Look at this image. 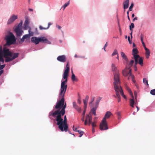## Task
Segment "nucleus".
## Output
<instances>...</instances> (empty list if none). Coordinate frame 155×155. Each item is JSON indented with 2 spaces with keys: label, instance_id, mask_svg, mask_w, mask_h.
Listing matches in <instances>:
<instances>
[{
  "label": "nucleus",
  "instance_id": "nucleus-3",
  "mask_svg": "<svg viewBox=\"0 0 155 155\" xmlns=\"http://www.w3.org/2000/svg\"><path fill=\"white\" fill-rule=\"evenodd\" d=\"M112 114L111 112L110 111H107L104 117L100 124V128L101 130H107L108 129L106 120L109 118Z\"/></svg>",
  "mask_w": 155,
  "mask_h": 155
},
{
  "label": "nucleus",
  "instance_id": "nucleus-63",
  "mask_svg": "<svg viewBox=\"0 0 155 155\" xmlns=\"http://www.w3.org/2000/svg\"><path fill=\"white\" fill-rule=\"evenodd\" d=\"M98 98L99 99L98 100L100 101L101 100V98L100 97H99Z\"/></svg>",
  "mask_w": 155,
  "mask_h": 155
},
{
  "label": "nucleus",
  "instance_id": "nucleus-4",
  "mask_svg": "<svg viewBox=\"0 0 155 155\" xmlns=\"http://www.w3.org/2000/svg\"><path fill=\"white\" fill-rule=\"evenodd\" d=\"M138 51L137 48H134L132 50V55L134 56L135 64H137L138 63L141 66L143 65V59L142 57H140V56L137 55Z\"/></svg>",
  "mask_w": 155,
  "mask_h": 155
},
{
  "label": "nucleus",
  "instance_id": "nucleus-2",
  "mask_svg": "<svg viewBox=\"0 0 155 155\" xmlns=\"http://www.w3.org/2000/svg\"><path fill=\"white\" fill-rule=\"evenodd\" d=\"M18 53H14L9 51V49L4 48L2 50V47L0 45V76L3 73V69L5 67V64L1 65L4 62V60L3 57L5 58V61L8 62L14 60L17 58L19 55Z\"/></svg>",
  "mask_w": 155,
  "mask_h": 155
},
{
  "label": "nucleus",
  "instance_id": "nucleus-46",
  "mask_svg": "<svg viewBox=\"0 0 155 155\" xmlns=\"http://www.w3.org/2000/svg\"><path fill=\"white\" fill-rule=\"evenodd\" d=\"M84 132L83 131H81L79 134H80V135L79 136V137H81L83 134Z\"/></svg>",
  "mask_w": 155,
  "mask_h": 155
},
{
  "label": "nucleus",
  "instance_id": "nucleus-55",
  "mask_svg": "<svg viewBox=\"0 0 155 155\" xmlns=\"http://www.w3.org/2000/svg\"><path fill=\"white\" fill-rule=\"evenodd\" d=\"M85 111H86V110H84V112L82 114V115L84 116V115H85Z\"/></svg>",
  "mask_w": 155,
  "mask_h": 155
},
{
  "label": "nucleus",
  "instance_id": "nucleus-1",
  "mask_svg": "<svg viewBox=\"0 0 155 155\" xmlns=\"http://www.w3.org/2000/svg\"><path fill=\"white\" fill-rule=\"evenodd\" d=\"M67 87V85L61 84V90L59 95L60 100L58 101L55 108L58 109L54 111H51L49 114V116H52L54 117H56L57 124L58 128L61 131H67L68 128L67 123V118L66 115L64 116V120L61 117L65 113V109L66 107V103L64 105V96Z\"/></svg>",
  "mask_w": 155,
  "mask_h": 155
},
{
  "label": "nucleus",
  "instance_id": "nucleus-5",
  "mask_svg": "<svg viewBox=\"0 0 155 155\" xmlns=\"http://www.w3.org/2000/svg\"><path fill=\"white\" fill-rule=\"evenodd\" d=\"M111 69L113 72L114 76V82L113 84L120 81V75L119 71L118 70L115 64L112 63L111 64Z\"/></svg>",
  "mask_w": 155,
  "mask_h": 155
},
{
  "label": "nucleus",
  "instance_id": "nucleus-45",
  "mask_svg": "<svg viewBox=\"0 0 155 155\" xmlns=\"http://www.w3.org/2000/svg\"><path fill=\"white\" fill-rule=\"evenodd\" d=\"M107 42H106L103 48V49L105 51H106L105 48H106V47L107 46Z\"/></svg>",
  "mask_w": 155,
  "mask_h": 155
},
{
  "label": "nucleus",
  "instance_id": "nucleus-27",
  "mask_svg": "<svg viewBox=\"0 0 155 155\" xmlns=\"http://www.w3.org/2000/svg\"><path fill=\"white\" fill-rule=\"evenodd\" d=\"M88 99L89 96L88 95H87L85 99L83 101L84 105H87V103Z\"/></svg>",
  "mask_w": 155,
  "mask_h": 155
},
{
  "label": "nucleus",
  "instance_id": "nucleus-29",
  "mask_svg": "<svg viewBox=\"0 0 155 155\" xmlns=\"http://www.w3.org/2000/svg\"><path fill=\"white\" fill-rule=\"evenodd\" d=\"M70 2L69 1L67 3H65L61 7V8H63L64 9L66 7L68 6Z\"/></svg>",
  "mask_w": 155,
  "mask_h": 155
},
{
  "label": "nucleus",
  "instance_id": "nucleus-13",
  "mask_svg": "<svg viewBox=\"0 0 155 155\" xmlns=\"http://www.w3.org/2000/svg\"><path fill=\"white\" fill-rule=\"evenodd\" d=\"M57 60L61 62H64L66 61V58L65 55H62L58 56L57 58Z\"/></svg>",
  "mask_w": 155,
  "mask_h": 155
},
{
  "label": "nucleus",
  "instance_id": "nucleus-38",
  "mask_svg": "<svg viewBox=\"0 0 155 155\" xmlns=\"http://www.w3.org/2000/svg\"><path fill=\"white\" fill-rule=\"evenodd\" d=\"M96 122L95 121H94L92 123V128H94L96 126Z\"/></svg>",
  "mask_w": 155,
  "mask_h": 155
},
{
  "label": "nucleus",
  "instance_id": "nucleus-43",
  "mask_svg": "<svg viewBox=\"0 0 155 155\" xmlns=\"http://www.w3.org/2000/svg\"><path fill=\"white\" fill-rule=\"evenodd\" d=\"M133 6H134L133 3H132L129 8V10H132Z\"/></svg>",
  "mask_w": 155,
  "mask_h": 155
},
{
  "label": "nucleus",
  "instance_id": "nucleus-25",
  "mask_svg": "<svg viewBox=\"0 0 155 155\" xmlns=\"http://www.w3.org/2000/svg\"><path fill=\"white\" fill-rule=\"evenodd\" d=\"M143 34H141L140 35V39L141 41V42L143 45V47H146L143 41Z\"/></svg>",
  "mask_w": 155,
  "mask_h": 155
},
{
  "label": "nucleus",
  "instance_id": "nucleus-51",
  "mask_svg": "<svg viewBox=\"0 0 155 155\" xmlns=\"http://www.w3.org/2000/svg\"><path fill=\"white\" fill-rule=\"evenodd\" d=\"M56 27H57L59 29H60L61 28V27L59 26V25H57Z\"/></svg>",
  "mask_w": 155,
  "mask_h": 155
},
{
  "label": "nucleus",
  "instance_id": "nucleus-62",
  "mask_svg": "<svg viewBox=\"0 0 155 155\" xmlns=\"http://www.w3.org/2000/svg\"><path fill=\"white\" fill-rule=\"evenodd\" d=\"M136 107H137V111H138L139 110V108L137 106H136Z\"/></svg>",
  "mask_w": 155,
  "mask_h": 155
},
{
  "label": "nucleus",
  "instance_id": "nucleus-14",
  "mask_svg": "<svg viewBox=\"0 0 155 155\" xmlns=\"http://www.w3.org/2000/svg\"><path fill=\"white\" fill-rule=\"evenodd\" d=\"M31 42L34 43L35 45L38 44L40 42L39 38L33 37L31 39Z\"/></svg>",
  "mask_w": 155,
  "mask_h": 155
},
{
  "label": "nucleus",
  "instance_id": "nucleus-24",
  "mask_svg": "<svg viewBox=\"0 0 155 155\" xmlns=\"http://www.w3.org/2000/svg\"><path fill=\"white\" fill-rule=\"evenodd\" d=\"M130 105L133 107H134V98L130 99Z\"/></svg>",
  "mask_w": 155,
  "mask_h": 155
},
{
  "label": "nucleus",
  "instance_id": "nucleus-11",
  "mask_svg": "<svg viewBox=\"0 0 155 155\" xmlns=\"http://www.w3.org/2000/svg\"><path fill=\"white\" fill-rule=\"evenodd\" d=\"M134 62V60H130L128 64V65L129 67L128 68V70H129V73H130V75L132 78H133L134 77V76L131 73V69L130 68V67L133 65Z\"/></svg>",
  "mask_w": 155,
  "mask_h": 155
},
{
  "label": "nucleus",
  "instance_id": "nucleus-52",
  "mask_svg": "<svg viewBox=\"0 0 155 155\" xmlns=\"http://www.w3.org/2000/svg\"><path fill=\"white\" fill-rule=\"evenodd\" d=\"M130 31H131V32L130 33V35H131V39H132V31H133V30H130Z\"/></svg>",
  "mask_w": 155,
  "mask_h": 155
},
{
  "label": "nucleus",
  "instance_id": "nucleus-61",
  "mask_svg": "<svg viewBox=\"0 0 155 155\" xmlns=\"http://www.w3.org/2000/svg\"><path fill=\"white\" fill-rule=\"evenodd\" d=\"M133 47H135V46H136V45H135V43H133Z\"/></svg>",
  "mask_w": 155,
  "mask_h": 155
},
{
  "label": "nucleus",
  "instance_id": "nucleus-28",
  "mask_svg": "<svg viewBox=\"0 0 155 155\" xmlns=\"http://www.w3.org/2000/svg\"><path fill=\"white\" fill-rule=\"evenodd\" d=\"M145 54L146 55V58H148L149 57V56L150 55V52L149 49L148 50L146 51Z\"/></svg>",
  "mask_w": 155,
  "mask_h": 155
},
{
  "label": "nucleus",
  "instance_id": "nucleus-34",
  "mask_svg": "<svg viewBox=\"0 0 155 155\" xmlns=\"http://www.w3.org/2000/svg\"><path fill=\"white\" fill-rule=\"evenodd\" d=\"M134 24L133 23H132L131 25L130 26V30H132V28H134Z\"/></svg>",
  "mask_w": 155,
  "mask_h": 155
},
{
  "label": "nucleus",
  "instance_id": "nucleus-36",
  "mask_svg": "<svg viewBox=\"0 0 155 155\" xmlns=\"http://www.w3.org/2000/svg\"><path fill=\"white\" fill-rule=\"evenodd\" d=\"M22 21H21L20 23L18 25V26L16 27L22 28Z\"/></svg>",
  "mask_w": 155,
  "mask_h": 155
},
{
  "label": "nucleus",
  "instance_id": "nucleus-47",
  "mask_svg": "<svg viewBox=\"0 0 155 155\" xmlns=\"http://www.w3.org/2000/svg\"><path fill=\"white\" fill-rule=\"evenodd\" d=\"M136 65L137 64H135V65H134V69L135 71H136L137 70V68Z\"/></svg>",
  "mask_w": 155,
  "mask_h": 155
},
{
  "label": "nucleus",
  "instance_id": "nucleus-54",
  "mask_svg": "<svg viewBox=\"0 0 155 155\" xmlns=\"http://www.w3.org/2000/svg\"><path fill=\"white\" fill-rule=\"evenodd\" d=\"M84 116H83V117L81 118V120L83 121H84Z\"/></svg>",
  "mask_w": 155,
  "mask_h": 155
},
{
  "label": "nucleus",
  "instance_id": "nucleus-42",
  "mask_svg": "<svg viewBox=\"0 0 155 155\" xmlns=\"http://www.w3.org/2000/svg\"><path fill=\"white\" fill-rule=\"evenodd\" d=\"M117 115L118 116V118L119 119H120V116L121 114L120 112H118L117 113Z\"/></svg>",
  "mask_w": 155,
  "mask_h": 155
},
{
  "label": "nucleus",
  "instance_id": "nucleus-53",
  "mask_svg": "<svg viewBox=\"0 0 155 155\" xmlns=\"http://www.w3.org/2000/svg\"><path fill=\"white\" fill-rule=\"evenodd\" d=\"M78 102L79 104H80L81 103V101L80 99H78Z\"/></svg>",
  "mask_w": 155,
  "mask_h": 155
},
{
  "label": "nucleus",
  "instance_id": "nucleus-41",
  "mask_svg": "<svg viewBox=\"0 0 155 155\" xmlns=\"http://www.w3.org/2000/svg\"><path fill=\"white\" fill-rule=\"evenodd\" d=\"M95 97H93L91 98V101L90 103V105H91V104H92L93 102L94 101V100L95 99Z\"/></svg>",
  "mask_w": 155,
  "mask_h": 155
},
{
  "label": "nucleus",
  "instance_id": "nucleus-48",
  "mask_svg": "<svg viewBox=\"0 0 155 155\" xmlns=\"http://www.w3.org/2000/svg\"><path fill=\"white\" fill-rule=\"evenodd\" d=\"M118 26L119 27V31H120V34H121V28H120V25L119 23V22L118 23Z\"/></svg>",
  "mask_w": 155,
  "mask_h": 155
},
{
  "label": "nucleus",
  "instance_id": "nucleus-56",
  "mask_svg": "<svg viewBox=\"0 0 155 155\" xmlns=\"http://www.w3.org/2000/svg\"><path fill=\"white\" fill-rule=\"evenodd\" d=\"M92 131L93 133H94L95 132V130L94 128H92Z\"/></svg>",
  "mask_w": 155,
  "mask_h": 155
},
{
  "label": "nucleus",
  "instance_id": "nucleus-57",
  "mask_svg": "<svg viewBox=\"0 0 155 155\" xmlns=\"http://www.w3.org/2000/svg\"><path fill=\"white\" fill-rule=\"evenodd\" d=\"M144 49H145V51H146L148 50H149V49H147V48L146 47H144Z\"/></svg>",
  "mask_w": 155,
  "mask_h": 155
},
{
  "label": "nucleus",
  "instance_id": "nucleus-18",
  "mask_svg": "<svg viewBox=\"0 0 155 155\" xmlns=\"http://www.w3.org/2000/svg\"><path fill=\"white\" fill-rule=\"evenodd\" d=\"M40 42L43 43H46L48 44H50L51 42L49 41L47 39L44 37H41L39 38Z\"/></svg>",
  "mask_w": 155,
  "mask_h": 155
},
{
  "label": "nucleus",
  "instance_id": "nucleus-21",
  "mask_svg": "<svg viewBox=\"0 0 155 155\" xmlns=\"http://www.w3.org/2000/svg\"><path fill=\"white\" fill-rule=\"evenodd\" d=\"M129 0H126L124 3V9H126L128 8L129 5Z\"/></svg>",
  "mask_w": 155,
  "mask_h": 155
},
{
  "label": "nucleus",
  "instance_id": "nucleus-33",
  "mask_svg": "<svg viewBox=\"0 0 155 155\" xmlns=\"http://www.w3.org/2000/svg\"><path fill=\"white\" fill-rule=\"evenodd\" d=\"M116 54H118L117 51L116 49H115L113 53L112 54V56H113Z\"/></svg>",
  "mask_w": 155,
  "mask_h": 155
},
{
  "label": "nucleus",
  "instance_id": "nucleus-12",
  "mask_svg": "<svg viewBox=\"0 0 155 155\" xmlns=\"http://www.w3.org/2000/svg\"><path fill=\"white\" fill-rule=\"evenodd\" d=\"M26 39L25 42H26L27 40H29V36L28 35H23L22 38L18 40V43L20 44H21L25 41Z\"/></svg>",
  "mask_w": 155,
  "mask_h": 155
},
{
  "label": "nucleus",
  "instance_id": "nucleus-23",
  "mask_svg": "<svg viewBox=\"0 0 155 155\" xmlns=\"http://www.w3.org/2000/svg\"><path fill=\"white\" fill-rule=\"evenodd\" d=\"M71 78L73 81H78V79L76 78L75 76L73 73L72 71V77Z\"/></svg>",
  "mask_w": 155,
  "mask_h": 155
},
{
  "label": "nucleus",
  "instance_id": "nucleus-64",
  "mask_svg": "<svg viewBox=\"0 0 155 155\" xmlns=\"http://www.w3.org/2000/svg\"><path fill=\"white\" fill-rule=\"evenodd\" d=\"M116 58L118 59V60H119V57H118V54H117V56Z\"/></svg>",
  "mask_w": 155,
  "mask_h": 155
},
{
  "label": "nucleus",
  "instance_id": "nucleus-50",
  "mask_svg": "<svg viewBox=\"0 0 155 155\" xmlns=\"http://www.w3.org/2000/svg\"><path fill=\"white\" fill-rule=\"evenodd\" d=\"M134 95L135 98H136V97H137V93L136 91L134 92Z\"/></svg>",
  "mask_w": 155,
  "mask_h": 155
},
{
  "label": "nucleus",
  "instance_id": "nucleus-59",
  "mask_svg": "<svg viewBox=\"0 0 155 155\" xmlns=\"http://www.w3.org/2000/svg\"><path fill=\"white\" fill-rule=\"evenodd\" d=\"M137 20V17H135L133 20V21H134V20Z\"/></svg>",
  "mask_w": 155,
  "mask_h": 155
},
{
  "label": "nucleus",
  "instance_id": "nucleus-32",
  "mask_svg": "<svg viewBox=\"0 0 155 155\" xmlns=\"http://www.w3.org/2000/svg\"><path fill=\"white\" fill-rule=\"evenodd\" d=\"M143 82L144 84H145L146 83V84L147 87L149 86V84L148 83V81L146 78H144L143 79Z\"/></svg>",
  "mask_w": 155,
  "mask_h": 155
},
{
  "label": "nucleus",
  "instance_id": "nucleus-58",
  "mask_svg": "<svg viewBox=\"0 0 155 155\" xmlns=\"http://www.w3.org/2000/svg\"><path fill=\"white\" fill-rule=\"evenodd\" d=\"M87 107V105H84V110H85V109Z\"/></svg>",
  "mask_w": 155,
  "mask_h": 155
},
{
  "label": "nucleus",
  "instance_id": "nucleus-10",
  "mask_svg": "<svg viewBox=\"0 0 155 155\" xmlns=\"http://www.w3.org/2000/svg\"><path fill=\"white\" fill-rule=\"evenodd\" d=\"M15 31L17 37L21 36L23 33V31L22 30V28L16 27L15 29Z\"/></svg>",
  "mask_w": 155,
  "mask_h": 155
},
{
  "label": "nucleus",
  "instance_id": "nucleus-7",
  "mask_svg": "<svg viewBox=\"0 0 155 155\" xmlns=\"http://www.w3.org/2000/svg\"><path fill=\"white\" fill-rule=\"evenodd\" d=\"M69 63L68 62L66 64L64 71V72L62 79V80H65L61 82V84L67 85L66 83L68 81V77L69 75Z\"/></svg>",
  "mask_w": 155,
  "mask_h": 155
},
{
  "label": "nucleus",
  "instance_id": "nucleus-49",
  "mask_svg": "<svg viewBox=\"0 0 155 155\" xmlns=\"http://www.w3.org/2000/svg\"><path fill=\"white\" fill-rule=\"evenodd\" d=\"M52 24V23H50V22H49L48 23V26L47 28H46L47 29H48L49 28V27H50V26Z\"/></svg>",
  "mask_w": 155,
  "mask_h": 155
},
{
  "label": "nucleus",
  "instance_id": "nucleus-35",
  "mask_svg": "<svg viewBox=\"0 0 155 155\" xmlns=\"http://www.w3.org/2000/svg\"><path fill=\"white\" fill-rule=\"evenodd\" d=\"M73 129L74 131L78 132L79 133L81 131V130H78L77 128L74 127V126L73 127Z\"/></svg>",
  "mask_w": 155,
  "mask_h": 155
},
{
  "label": "nucleus",
  "instance_id": "nucleus-17",
  "mask_svg": "<svg viewBox=\"0 0 155 155\" xmlns=\"http://www.w3.org/2000/svg\"><path fill=\"white\" fill-rule=\"evenodd\" d=\"M29 21L28 19H26L25 21L24 24V29L25 30H27L28 28H30L29 26Z\"/></svg>",
  "mask_w": 155,
  "mask_h": 155
},
{
  "label": "nucleus",
  "instance_id": "nucleus-16",
  "mask_svg": "<svg viewBox=\"0 0 155 155\" xmlns=\"http://www.w3.org/2000/svg\"><path fill=\"white\" fill-rule=\"evenodd\" d=\"M118 88H117H117L116 87H116H115V90L116 92V95H114V96L115 98H116L117 97V98H118V102H119L120 101V97L118 91H119Z\"/></svg>",
  "mask_w": 155,
  "mask_h": 155
},
{
  "label": "nucleus",
  "instance_id": "nucleus-44",
  "mask_svg": "<svg viewBox=\"0 0 155 155\" xmlns=\"http://www.w3.org/2000/svg\"><path fill=\"white\" fill-rule=\"evenodd\" d=\"M128 40L129 42V44H131L132 43V40L130 39V37H128Z\"/></svg>",
  "mask_w": 155,
  "mask_h": 155
},
{
  "label": "nucleus",
  "instance_id": "nucleus-15",
  "mask_svg": "<svg viewBox=\"0 0 155 155\" xmlns=\"http://www.w3.org/2000/svg\"><path fill=\"white\" fill-rule=\"evenodd\" d=\"M17 16L15 15H12L8 20L7 24L8 25H9L12 24L15 20L17 19Z\"/></svg>",
  "mask_w": 155,
  "mask_h": 155
},
{
  "label": "nucleus",
  "instance_id": "nucleus-8",
  "mask_svg": "<svg viewBox=\"0 0 155 155\" xmlns=\"http://www.w3.org/2000/svg\"><path fill=\"white\" fill-rule=\"evenodd\" d=\"M114 86V89H115V87L116 86V87L118 88V90L120 91H118L119 94H120V95L123 96H124V92L123 91L120 85V81L119 82H117V83H115L113 84Z\"/></svg>",
  "mask_w": 155,
  "mask_h": 155
},
{
  "label": "nucleus",
  "instance_id": "nucleus-30",
  "mask_svg": "<svg viewBox=\"0 0 155 155\" xmlns=\"http://www.w3.org/2000/svg\"><path fill=\"white\" fill-rule=\"evenodd\" d=\"M127 89L128 92L131 95L132 98H134V96H133L132 92L131 91V90L130 89V88H129L128 87H127Z\"/></svg>",
  "mask_w": 155,
  "mask_h": 155
},
{
  "label": "nucleus",
  "instance_id": "nucleus-31",
  "mask_svg": "<svg viewBox=\"0 0 155 155\" xmlns=\"http://www.w3.org/2000/svg\"><path fill=\"white\" fill-rule=\"evenodd\" d=\"M97 107H93V108L91 110V111L90 112V114H90V113L91 112H92V113L93 114V113H94L95 112H96V110L97 109Z\"/></svg>",
  "mask_w": 155,
  "mask_h": 155
},
{
  "label": "nucleus",
  "instance_id": "nucleus-20",
  "mask_svg": "<svg viewBox=\"0 0 155 155\" xmlns=\"http://www.w3.org/2000/svg\"><path fill=\"white\" fill-rule=\"evenodd\" d=\"M128 68L127 67L125 68V69L123 71H122V74L124 76H127L129 75V76H130V73H129V71H128L127 70L128 69Z\"/></svg>",
  "mask_w": 155,
  "mask_h": 155
},
{
  "label": "nucleus",
  "instance_id": "nucleus-60",
  "mask_svg": "<svg viewBox=\"0 0 155 155\" xmlns=\"http://www.w3.org/2000/svg\"><path fill=\"white\" fill-rule=\"evenodd\" d=\"M97 119V117H95L94 118V121H96V120Z\"/></svg>",
  "mask_w": 155,
  "mask_h": 155
},
{
  "label": "nucleus",
  "instance_id": "nucleus-6",
  "mask_svg": "<svg viewBox=\"0 0 155 155\" xmlns=\"http://www.w3.org/2000/svg\"><path fill=\"white\" fill-rule=\"evenodd\" d=\"M5 39L6 41L5 45L8 46H10L15 43L16 40L14 35L10 32H9L8 34L5 36Z\"/></svg>",
  "mask_w": 155,
  "mask_h": 155
},
{
  "label": "nucleus",
  "instance_id": "nucleus-19",
  "mask_svg": "<svg viewBox=\"0 0 155 155\" xmlns=\"http://www.w3.org/2000/svg\"><path fill=\"white\" fill-rule=\"evenodd\" d=\"M73 107L75 109L79 112H80L81 111V108L79 107L76 104L75 102H73Z\"/></svg>",
  "mask_w": 155,
  "mask_h": 155
},
{
  "label": "nucleus",
  "instance_id": "nucleus-40",
  "mask_svg": "<svg viewBox=\"0 0 155 155\" xmlns=\"http://www.w3.org/2000/svg\"><path fill=\"white\" fill-rule=\"evenodd\" d=\"M99 102V101L98 100L96 101L95 103V107L97 108Z\"/></svg>",
  "mask_w": 155,
  "mask_h": 155
},
{
  "label": "nucleus",
  "instance_id": "nucleus-22",
  "mask_svg": "<svg viewBox=\"0 0 155 155\" xmlns=\"http://www.w3.org/2000/svg\"><path fill=\"white\" fill-rule=\"evenodd\" d=\"M121 55L122 57L123 58V59H124L127 61H128V59L127 57V56L124 52H121Z\"/></svg>",
  "mask_w": 155,
  "mask_h": 155
},
{
  "label": "nucleus",
  "instance_id": "nucleus-37",
  "mask_svg": "<svg viewBox=\"0 0 155 155\" xmlns=\"http://www.w3.org/2000/svg\"><path fill=\"white\" fill-rule=\"evenodd\" d=\"M150 93L152 95H155V89L151 90L150 91Z\"/></svg>",
  "mask_w": 155,
  "mask_h": 155
},
{
  "label": "nucleus",
  "instance_id": "nucleus-9",
  "mask_svg": "<svg viewBox=\"0 0 155 155\" xmlns=\"http://www.w3.org/2000/svg\"><path fill=\"white\" fill-rule=\"evenodd\" d=\"M92 118V117L91 115L86 114V119L84 122V125H87L88 124L90 125L91 123Z\"/></svg>",
  "mask_w": 155,
  "mask_h": 155
},
{
  "label": "nucleus",
  "instance_id": "nucleus-26",
  "mask_svg": "<svg viewBox=\"0 0 155 155\" xmlns=\"http://www.w3.org/2000/svg\"><path fill=\"white\" fill-rule=\"evenodd\" d=\"M29 32V34H27L29 36V39L30 36H33L34 35L33 32L32 31H31V28H29L28 31Z\"/></svg>",
  "mask_w": 155,
  "mask_h": 155
},
{
  "label": "nucleus",
  "instance_id": "nucleus-39",
  "mask_svg": "<svg viewBox=\"0 0 155 155\" xmlns=\"http://www.w3.org/2000/svg\"><path fill=\"white\" fill-rule=\"evenodd\" d=\"M39 28L40 30H45L47 29L46 28H44L41 25H40L39 26Z\"/></svg>",
  "mask_w": 155,
  "mask_h": 155
}]
</instances>
